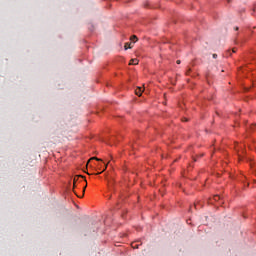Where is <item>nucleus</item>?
Listing matches in <instances>:
<instances>
[{"label":"nucleus","instance_id":"nucleus-1","mask_svg":"<svg viewBox=\"0 0 256 256\" xmlns=\"http://www.w3.org/2000/svg\"><path fill=\"white\" fill-rule=\"evenodd\" d=\"M143 91H145V89H143V87H137L135 90L136 95H138V97H141Z\"/></svg>","mask_w":256,"mask_h":256},{"label":"nucleus","instance_id":"nucleus-7","mask_svg":"<svg viewBox=\"0 0 256 256\" xmlns=\"http://www.w3.org/2000/svg\"><path fill=\"white\" fill-rule=\"evenodd\" d=\"M105 169H107V164H104V169H102L101 172H98L97 175H101L103 173V171H105Z\"/></svg>","mask_w":256,"mask_h":256},{"label":"nucleus","instance_id":"nucleus-9","mask_svg":"<svg viewBox=\"0 0 256 256\" xmlns=\"http://www.w3.org/2000/svg\"><path fill=\"white\" fill-rule=\"evenodd\" d=\"M93 159H95L96 161H102L101 159L97 158V157H93L90 159V161H93Z\"/></svg>","mask_w":256,"mask_h":256},{"label":"nucleus","instance_id":"nucleus-11","mask_svg":"<svg viewBox=\"0 0 256 256\" xmlns=\"http://www.w3.org/2000/svg\"><path fill=\"white\" fill-rule=\"evenodd\" d=\"M189 73H191V69H188V71L186 72V75H189Z\"/></svg>","mask_w":256,"mask_h":256},{"label":"nucleus","instance_id":"nucleus-16","mask_svg":"<svg viewBox=\"0 0 256 256\" xmlns=\"http://www.w3.org/2000/svg\"><path fill=\"white\" fill-rule=\"evenodd\" d=\"M228 1V3H229V1H231V0H227Z\"/></svg>","mask_w":256,"mask_h":256},{"label":"nucleus","instance_id":"nucleus-12","mask_svg":"<svg viewBox=\"0 0 256 256\" xmlns=\"http://www.w3.org/2000/svg\"><path fill=\"white\" fill-rule=\"evenodd\" d=\"M213 59H217V54H213Z\"/></svg>","mask_w":256,"mask_h":256},{"label":"nucleus","instance_id":"nucleus-15","mask_svg":"<svg viewBox=\"0 0 256 256\" xmlns=\"http://www.w3.org/2000/svg\"><path fill=\"white\" fill-rule=\"evenodd\" d=\"M85 189H87V186H85V187L83 188V191H85Z\"/></svg>","mask_w":256,"mask_h":256},{"label":"nucleus","instance_id":"nucleus-6","mask_svg":"<svg viewBox=\"0 0 256 256\" xmlns=\"http://www.w3.org/2000/svg\"><path fill=\"white\" fill-rule=\"evenodd\" d=\"M132 248L139 249V244H137V242L132 243Z\"/></svg>","mask_w":256,"mask_h":256},{"label":"nucleus","instance_id":"nucleus-3","mask_svg":"<svg viewBox=\"0 0 256 256\" xmlns=\"http://www.w3.org/2000/svg\"><path fill=\"white\" fill-rule=\"evenodd\" d=\"M129 65H139V60L137 58L131 59Z\"/></svg>","mask_w":256,"mask_h":256},{"label":"nucleus","instance_id":"nucleus-8","mask_svg":"<svg viewBox=\"0 0 256 256\" xmlns=\"http://www.w3.org/2000/svg\"><path fill=\"white\" fill-rule=\"evenodd\" d=\"M219 199H221V197H219V195L214 196V201H219Z\"/></svg>","mask_w":256,"mask_h":256},{"label":"nucleus","instance_id":"nucleus-13","mask_svg":"<svg viewBox=\"0 0 256 256\" xmlns=\"http://www.w3.org/2000/svg\"><path fill=\"white\" fill-rule=\"evenodd\" d=\"M232 52L233 53H237V50L234 48V49H232Z\"/></svg>","mask_w":256,"mask_h":256},{"label":"nucleus","instance_id":"nucleus-4","mask_svg":"<svg viewBox=\"0 0 256 256\" xmlns=\"http://www.w3.org/2000/svg\"><path fill=\"white\" fill-rule=\"evenodd\" d=\"M124 49H125V51H127V49H133V45H131V42L125 43Z\"/></svg>","mask_w":256,"mask_h":256},{"label":"nucleus","instance_id":"nucleus-5","mask_svg":"<svg viewBox=\"0 0 256 256\" xmlns=\"http://www.w3.org/2000/svg\"><path fill=\"white\" fill-rule=\"evenodd\" d=\"M130 41H132L133 43H137V41H138L137 36H135V35L131 36Z\"/></svg>","mask_w":256,"mask_h":256},{"label":"nucleus","instance_id":"nucleus-10","mask_svg":"<svg viewBox=\"0 0 256 256\" xmlns=\"http://www.w3.org/2000/svg\"><path fill=\"white\" fill-rule=\"evenodd\" d=\"M177 65H181V60L176 61Z\"/></svg>","mask_w":256,"mask_h":256},{"label":"nucleus","instance_id":"nucleus-2","mask_svg":"<svg viewBox=\"0 0 256 256\" xmlns=\"http://www.w3.org/2000/svg\"><path fill=\"white\" fill-rule=\"evenodd\" d=\"M79 177H81V178L83 179V176H82V175H77V176H75L74 179H73V185H74V187H76L77 182L79 181Z\"/></svg>","mask_w":256,"mask_h":256},{"label":"nucleus","instance_id":"nucleus-14","mask_svg":"<svg viewBox=\"0 0 256 256\" xmlns=\"http://www.w3.org/2000/svg\"><path fill=\"white\" fill-rule=\"evenodd\" d=\"M235 31H239V27H236V28H235Z\"/></svg>","mask_w":256,"mask_h":256}]
</instances>
